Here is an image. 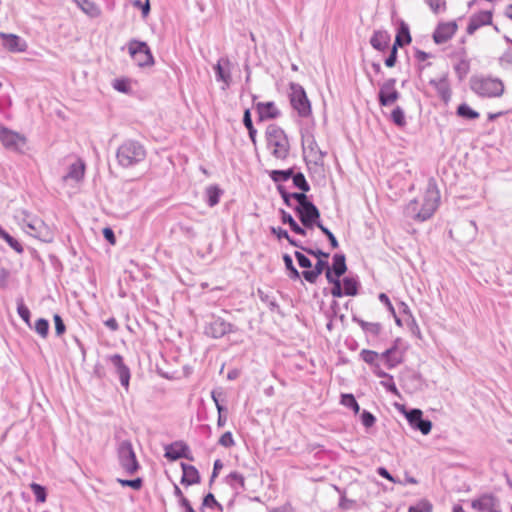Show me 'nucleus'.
Segmentation results:
<instances>
[{"instance_id": "23", "label": "nucleus", "mask_w": 512, "mask_h": 512, "mask_svg": "<svg viewBox=\"0 0 512 512\" xmlns=\"http://www.w3.org/2000/svg\"><path fill=\"white\" fill-rule=\"evenodd\" d=\"M389 42L390 35L388 34L387 31L383 30L375 31L370 39V44L372 45V47L382 52H384L388 48Z\"/></svg>"}, {"instance_id": "29", "label": "nucleus", "mask_w": 512, "mask_h": 512, "mask_svg": "<svg viewBox=\"0 0 512 512\" xmlns=\"http://www.w3.org/2000/svg\"><path fill=\"white\" fill-rule=\"evenodd\" d=\"M281 213V221L283 224H288L291 228V230L299 235H306V230L299 226V224L294 220V218L286 212L285 210H280Z\"/></svg>"}, {"instance_id": "9", "label": "nucleus", "mask_w": 512, "mask_h": 512, "mask_svg": "<svg viewBox=\"0 0 512 512\" xmlns=\"http://www.w3.org/2000/svg\"><path fill=\"white\" fill-rule=\"evenodd\" d=\"M129 54L140 67L152 66L154 59L146 42L131 40L128 43Z\"/></svg>"}, {"instance_id": "47", "label": "nucleus", "mask_w": 512, "mask_h": 512, "mask_svg": "<svg viewBox=\"0 0 512 512\" xmlns=\"http://www.w3.org/2000/svg\"><path fill=\"white\" fill-rule=\"evenodd\" d=\"M426 3L429 5L430 9L438 14L446 9L445 0H426Z\"/></svg>"}, {"instance_id": "7", "label": "nucleus", "mask_w": 512, "mask_h": 512, "mask_svg": "<svg viewBox=\"0 0 512 512\" xmlns=\"http://www.w3.org/2000/svg\"><path fill=\"white\" fill-rule=\"evenodd\" d=\"M23 229L30 236L35 237L43 242H51L53 240V232L39 218L32 217L24 219Z\"/></svg>"}, {"instance_id": "45", "label": "nucleus", "mask_w": 512, "mask_h": 512, "mask_svg": "<svg viewBox=\"0 0 512 512\" xmlns=\"http://www.w3.org/2000/svg\"><path fill=\"white\" fill-rule=\"evenodd\" d=\"M49 323L46 319L40 318L35 323V331L43 338L48 335Z\"/></svg>"}, {"instance_id": "10", "label": "nucleus", "mask_w": 512, "mask_h": 512, "mask_svg": "<svg viewBox=\"0 0 512 512\" xmlns=\"http://www.w3.org/2000/svg\"><path fill=\"white\" fill-rule=\"evenodd\" d=\"M294 210L305 228H312L321 223L319 209L312 202L306 203L303 207H295Z\"/></svg>"}, {"instance_id": "57", "label": "nucleus", "mask_w": 512, "mask_h": 512, "mask_svg": "<svg viewBox=\"0 0 512 512\" xmlns=\"http://www.w3.org/2000/svg\"><path fill=\"white\" fill-rule=\"evenodd\" d=\"M54 323L56 335H62L65 332L66 327L62 318L58 314L54 315Z\"/></svg>"}, {"instance_id": "14", "label": "nucleus", "mask_w": 512, "mask_h": 512, "mask_svg": "<svg viewBox=\"0 0 512 512\" xmlns=\"http://www.w3.org/2000/svg\"><path fill=\"white\" fill-rule=\"evenodd\" d=\"M236 328L233 324L226 322L222 318H215L206 328V334L213 338H221L227 333L235 332Z\"/></svg>"}, {"instance_id": "52", "label": "nucleus", "mask_w": 512, "mask_h": 512, "mask_svg": "<svg viewBox=\"0 0 512 512\" xmlns=\"http://www.w3.org/2000/svg\"><path fill=\"white\" fill-rule=\"evenodd\" d=\"M122 486H129L135 490H139L142 487V479L136 478L132 480L117 479Z\"/></svg>"}, {"instance_id": "64", "label": "nucleus", "mask_w": 512, "mask_h": 512, "mask_svg": "<svg viewBox=\"0 0 512 512\" xmlns=\"http://www.w3.org/2000/svg\"><path fill=\"white\" fill-rule=\"evenodd\" d=\"M114 88L119 92H127L129 85L125 80H115L114 82Z\"/></svg>"}, {"instance_id": "31", "label": "nucleus", "mask_w": 512, "mask_h": 512, "mask_svg": "<svg viewBox=\"0 0 512 512\" xmlns=\"http://www.w3.org/2000/svg\"><path fill=\"white\" fill-rule=\"evenodd\" d=\"M411 42V36L409 32V28L404 23L401 24V27L398 30V33L395 38V42L393 47H403L406 44Z\"/></svg>"}, {"instance_id": "28", "label": "nucleus", "mask_w": 512, "mask_h": 512, "mask_svg": "<svg viewBox=\"0 0 512 512\" xmlns=\"http://www.w3.org/2000/svg\"><path fill=\"white\" fill-rule=\"evenodd\" d=\"M334 275L341 277L347 271L346 259L344 254H335L333 256V263L331 267Z\"/></svg>"}, {"instance_id": "54", "label": "nucleus", "mask_w": 512, "mask_h": 512, "mask_svg": "<svg viewBox=\"0 0 512 512\" xmlns=\"http://www.w3.org/2000/svg\"><path fill=\"white\" fill-rule=\"evenodd\" d=\"M361 357L364 362H366L368 364H373L376 361V359L378 358V353L375 351L364 349L361 352Z\"/></svg>"}, {"instance_id": "38", "label": "nucleus", "mask_w": 512, "mask_h": 512, "mask_svg": "<svg viewBox=\"0 0 512 512\" xmlns=\"http://www.w3.org/2000/svg\"><path fill=\"white\" fill-rule=\"evenodd\" d=\"M291 178L293 179L294 185L301 191L308 192L310 190V186L306 181V178L303 175V173L298 172L296 174H293Z\"/></svg>"}, {"instance_id": "58", "label": "nucleus", "mask_w": 512, "mask_h": 512, "mask_svg": "<svg viewBox=\"0 0 512 512\" xmlns=\"http://www.w3.org/2000/svg\"><path fill=\"white\" fill-rule=\"evenodd\" d=\"M379 300L387 307L392 316H395V309L385 293H380L378 296Z\"/></svg>"}, {"instance_id": "35", "label": "nucleus", "mask_w": 512, "mask_h": 512, "mask_svg": "<svg viewBox=\"0 0 512 512\" xmlns=\"http://www.w3.org/2000/svg\"><path fill=\"white\" fill-rule=\"evenodd\" d=\"M458 116L466 119H477L479 118V113L472 108H470L467 104L463 103L457 108Z\"/></svg>"}, {"instance_id": "26", "label": "nucleus", "mask_w": 512, "mask_h": 512, "mask_svg": "<svg viewBox=\"0 0 512 512\" xmlns=\"http://www.w3.org/2000/svg\"><path fill=\"white\" fill-rule=\"evenodd\" d=\"M382 357L385 358L387 366L393 368L402 362L403 355L396 346H393L383 352Z\"/></svg>"}, {"instance_id": "37", "label": "nucleus", "mask_w": 512, "mask_h": 512, "mask_svg": "<svg viewBox=\"0 0 512 512\" xmlns=\"http://www.w3.org/2000/svg\"><path fill=\"white\" fill-rule=\"evenodd\" d=\"M283 261H284L286 269L289 271V277L293 280H298L300 278V273L295 268L291 256L288 254H284Z\"/></svg>"}, {"instance_id": "63", "label": "nucleus", "mask_w": 512, "mask_h": 512, "mask_svg": "<svg viewBox=\"0 0 512 512\" xmlns=\"http://www.w3.org/2000/svg\"><path fill=\"white\" fill-rule=\"evenodd\" d=\"M215 505L219 506L214 495L212 493H208L203 499V506L213 507Z\"/></svg>"}, {"instance_id": "4", "label": "nucleus", "mask_w": 512, "mask_h": 512, "mask_svg": "<svg viewBox=\"0 0 512 512\" xmlns=\"http://www.w3.org/2000/svg\"><path fill=\"white\" fill-rule=\"evenodd\" d=\"M440 200L439 191L433 180L428 182V186L421 204V214H418V221L429 219L436 211Z\"/></svg>"}, {"instance_id": "12", "label": "nucleus", "mask_w": 512, "mask_h": 512, "mask_svg": "<svg viewBox=\"0 0 512 512\" xmlns=\"http://www.w3.org/2000/svg\"><path fill=\"white\" fill-rule=\"evenodd\" d=\"M396 79H387L380 87L379 90V103L381 106H389L396 102L400 96L395 88Z\"/></svg>"}, {"instance_id": "43", "label": "nucleus", "mask_w": 512, "mask_h": 512, "mask_svg": "<svg viewBox=\"0 0 512 512\" xmlns=\"http://www.w3.org/2000/svg\"><path fill=\"white\" fill-rule=\"evenodd\" d=\"M392 121L399 127H403L406 124V118L404 111L401 107L397 106L391 113Z\"/></svg>"}, {"instance_id": "62", "label": "nucleus", "mask_w": 512, "mask_h": 512, "mask_svg": "<svg viewBox=\"0 0 512 512\" xmlns=\"http://www.w3.org/2000/svg\"><path fill=\"white\" fill-rule=\"evenodd\" d=\"M331 294L335 298L342 297L344 294V291L342 289L341 281L333 284V287L331 289Z\"/></svg>"}, {"instance_id": "40", "label": "nucleus", "mask_w": 512, "mask_h": 512, "mask_svg": "<svg viewBox=\"0 0 512 512\" xmlns=\"http://www.w3.org/2000/svg\"><path fill=\"white\" fill-rule=\"evenodd\" d=\"M293 175L292 169L287 170H273L270 174L272 180L274 182H282L287 181L290 179Z\"/></svg>"}, {"instance_id": "50", "label": "nucleus", "mask_w": 512, "mask_h": 512, "mask_svg": "<svg viewBox=\"0 0 512 512\" xmlns=\"http://www.w3.org/2000/svg\"><path fill=\"white\" fill-rule=\"evenodd\" d=\"M294 255H295L300 267L306 268V269L312 267L311 260L307 256H305L303 253H301L299 251H295Z\"/></svg>"}, {"instance_id": "17", "label": "nucleus", "mask_w": 512, "mask_h": 512, "mask_svg": "<svg viewBox=\"0 0 512 512\" xmlns=\"http://www.w3.org/2000/svg\"><path fill=\"white\" fill-rule=\"evenodd\" d=\"M456 31L457 24L455 22L441 23L433 33V40L436 44H443L451 39Z\"/></svg>"}, {"instance_id": "41", "label": "nucleus", "mask_w": 512, "mask_h": 512, "mask_svg": "<svg viewBox=\"0 0 512 512\" xmlns=\"http://www.w3.org/2000/svg\"><path fill=\"white\" fill-rule=\"evenodd\" d=\"M307 149L309 150L310 156L313 157L315 161L322 160L325 156V153H323L319 149V147L314 139H312L311 141H308Z\"/></svg>"}, {"instance_id": "5", "label": "nucleus", "mask_w": 512, "mask_h": 512, "mask_svg": "<svg viewBox=\"0 0 512 512\" xmlns=\"http://www.w3.org/2000/svg\"><path fill=\"white\" fill-rule=\"evenodd\" d=\"M290 102L300 117H308L311 114V104L304 88L297 83L290 84Z\"/></svg>"}, {"instance_id": "60", "label": "nucleus", "mask_w": 512, "mask_h": 512, "mask_svg": "<svg viewBox=\"0 0 512 512\" xmlns=\"http://www.w3.org/2000/svg\"><path fill=\"white\" fill-rule=\"evenodd\" d=\"M397 60V48L392 47L390 55L385 60V65L389 68L395 66Z\"/></svg>"}, {"instance_id": "59", "label": "nucleus", "mask_w": 512, "mask_h": 512, "mask_svg": "<svg viewBox=\"0 0 512 512\" xmlns=\"http://www.w3.org/2000/svg\"><path fill=\"white\" fill-rule=\"evenodd\" d=\"M304 251L307 254L312 255V256L318 258V260L319 259H328V257H329V253L323 252L322 250H319V249L314 250V249H311V248H307V249H304Z\"/></svg>"}, {"instance_id": "30", "label": "nucleus", "mask_w": 512, "mask_h": 512, "mask_svg": "<svg viewBox=\"0 0 512 512\" xmlns=\"http://www.w3.org/2000/svg\"><path fill=\"white\" fill-rule=\"evenodd\" d=\"M430 84L436 88L438 94L444 101H448L450 99L451 91L445 78H441L439 80H431Z\"/></svg>"}, {"instance_id": "51", "label": "nucleus", "mask_w": 512, "mask_h": 512, "mask_svg": "<svg viewBox=\"0 0 512 512\" xmlns=\"http://www.w3.org/2000/svg\"><path fill=\"white\" fill-rule=\"evenodd\" d=\"M17 312H18V315L22 318V320L29 324V321H30V311L29 309L24 305V303L22 301H20L18 303V306H17Z\"/></svg>"}, {"instance_id": "13", "label": "nucleus", "mask_w": 512, "mask_h": 512, "mask_svg": "<svg viewBox=\"0 0 512 512\" xmlns=\"http://www.w3.org/2000/svg\"><path fill=\"white\" fill-rule=\"evenodd\" d=\"M472 508L477 512H500L499 500L491 494H485L473 500Z\"/></svg>"}, {"instance_id": "22", "label": "nucleus", "mask_w": 512, "mask_h": 512, "mask_svg": "<svg viewBox=\"0 0 512 512\" xmlns=\"http://www.w3.org/2000/svg\"><path fill=\"white\" fill-rule=\"evenodd\" d=\"M328 268L331 267L329 266L327 259H319L314 268L312 270L303 271L302 276L307 282L315 283L323 271L326 272Z\"/></svg>"}, {"instance_id": "2", "label": "nucleus", "mask_w": 512, "mask_h": 512, "mask_svg": "<svg viewBox=\"0 0 512 512\" xmlns=\"http://www.w3.org/2000/svg\"><path fill=\"white\" fill-rule=\"evenodd\" d=\"M146 157V150L142 144L134 140L125 141L119 146L116 153L118 164L129 168L142 162Z\"/></svg>"}, {"instance_id": "48", "label": "nucleus", "mask_w": 512, "mask_h": 512, "mask_svg": "<svg viewBox=\"0 0 512 512\" xmlns=\"http://www.w3.org/2000/svg\"><path fill=\"white\" fill-rule=\"evenodd\" d=\"M317 227L328 237L331 247L337 248L338 241L334 234L327 227L323 226L322 223H317Z\"/></svg>"}, {"instance_id": "25", "label": "nucleus", "mask_w": 512, "mask_h": 512, "mask_svg": "<svg viewBox=\"0 0 512 512\" xmlns=\"http://www.w3.org/2000/svg\"><path fill=\"white\" fill-rule=\"evenodd\" d=\"M85 173V164L83 161L78 160L71 164L68 173L64 176V180H73L79 182L83 179Z\"/></svg>"}, {"instance_id": "6", "label": "nucleus", "mask_w": 512, "mask_h": 512, "mask_svg": "<svg viewBox=\"0 0 512 512\" xmlns=\"http://www.w3.org/2000/svg\"><path fill=\"white\" fill-rule=\"evenodd\" d=\"M117 453L120 466L126 473L132 475L137 472L139 464L130 441L124 440L120 442L117 448Z\"/></svg>"}, {"instance_id": "3", "label": "nucleus", "mask_w": 512, "mask_h": 512, "mask_svg": "<svg viewBox=\"0 0 512 512\" xmlns=\"http://www.w3.org/2000/svg\"><path fill=\"white\" fill-rule=\"evenodd\" d=\"M470 87L473 92L481 97H499L504 92V85L501 80L475 76L470 80Z\"/></svg>"}, {"instance_id": "53", "label": "nucleus", "mask_w": 512, "mask_h": 512, "mask_svg": "<svg viewBox=\"0 0 512 512\" xmlns=\"http://www.w3.org/2000/svg\"><path fill=\"white\" fill-rule=\"evenodd\" d=\"M218 443L225 447V448H229V447H232L235 442H234V439H233V436L231 434V432H225L220 438H219V441Z\"/></svg>"}, {"instance_id": "27", "label": "nucleus", "mask_w": 512, "mask_h": 512, "mask_svg": "<svg viewBox=\"0 0 512 512\" xmlns=\"http://www.w3.org/2000/svg\"><path fill=\"white\" fill-rule=\"evenodd\" d=\"M226 483L235 491L245 489V478L242 474L234 471L226 477Z\"/></svg>"}, {"instance_id": "1", "label": "nucleus", "mask_w": 512, "mask_h": 512, "mask_svg": "<svg viewBox=\"0 0 512 512\" xmlns=\"http://www.w3.org/2000/svg\"><path fill=\"white\" fill-rule=\"evenodd\" d=\"M267 148L276 159L284 160L288 157L290 144L287 135L279 126L270 124L265 132Z\"/></svg>"}, {"instance_id": "49", "label": "nucleus", "mask_w": 512, "mask_h": 512, "mask_svg": "<svg viewBox=\"0 0 512 512\" xmlns=\"http://www.w3.org/2000/svg\"><path fill=\"white\" fill-rule=\"evenodd\" d=\"M375 421H376V418H375V416L372 413H370V412H368L366 410H364L362 412V414H361V422H362V424L366 428L372 427L375 424Z\"/></svg>"}, {"instance_id": "21", "label": "nucleus", "mask_w": 512, "mask_h": 512, "mask_svg": "<svg viewBox=\"0 0 512 512\" xmlns=\"http://www.w3.org/2000/svg\"><path fill=\"white\" fill-rule=\"evenodd\" d=\"M229 66V60L222 58L218 60L216 66L214 67L217 81H221L224 83L223 89L228 87L231 82Z\"/></svg>"}, {"instance_id": "16", "label": "nucleus", "mask_w": 512, "mask_h": 512, "mask_svg": "<svg viewBox=\"0 0 512 512\" xmlns=\"http://www.w3.org/2000/svg\"><path fill=\"white\" fill-rule=\"evenodd\" d=\"M109 361L114 366L116 373L119 376L121 385L128 390L130 381V369L124 364L123 357L119 354H114L109 357Z\"/></svg>"}, {"instance_id": "32", "label": "nucleus", "mask_w": 512, "mask_h": 512, "mask_svg": "<svg viewBox=\"0 0 512 512\" xmlns=\"http://www.w3.org/2000/svg\"><path fill=\"white\" fill-rule=\"evenodd\" d=\"M353 321L356 322L364 332L373 336H377L381 331V325L379 323L367 322L356 317L353 318Z\"/></svg>"}, {"instance_id": "33", "label": "nucleus", "mask_w": 512, "mask_h": 512, "mask_svg": "<svg viewBox=\"0 0 512 512\" xmlns=\"http://www.w3.org/2000/svg\"><path fill=\"white\" fill-rule=\"evenodd\" d=\"M207 203L210 207H214L219 203L222 190L215 185H210L206 188Z\"/></svg>"}, {"instance_id": "19", "label": "nucleus", "mask_w": 512, "mask_h": 512, "mask_svg": "<svg viewBox=\"0 0 512 512\" xmlns=\"http://www.w3.org/2000/svg\"><path fill=\"white\" fill-rule=\"evenodd\" d=\"M492 23V13L490 11H481L470 17L467 33L472 35L476 30Z\"/></svg>"}, {"instance_id": "39", "label": "nucleus", "mask_w": 512, "mask_h": 512, "mask_svg": "<svg viewBox=\"0 0 512 512\" xmlns=\"http://www.w3.org/2000/svg\"><path fill=\"white\" fill-rule=\"evenodd\" d=\"M405 213L408 217H411L418 221V214H421V206L417 200H412L405 208Z\"/></svg>"}, {"instance_id": "56", "label": "nucleus", "mask_w": 512, "mask_h": 512, "mask_svg": "<svg viewBox=\"0 0 512 512\" xmlns=\"http://www.w3.org/2000/svg\"><path fill=\"white\" fill-rule=\"evenodd\" d=\"M292 199L296 200L298 202V205L296 207H303L306 205V203H310L311 201L308 200L305 192L302 193H291Z\"/></svg>"}, {"instance_id": "36", "label": "nucleus", "mask_w": 512, "mask_h": 512, "mask_svg": "<svg viewBox=\"0 0 512 512\" xmlns=\"http://www.w3.org/2000/svg\"><path fill=\"white\" fill-rule=\"evenodd\" d=\"M0 238L4 239L8 245L14 249L16 252L21 253L23 251L22 245L14 239L11 235H9L1 226H0Z\"/></svg>"}, {"instance_id": "18", "label": "nucleus", "mask_w": 512, "mask_h": 512, "mask_svg": "<svg viewBox=\"0 0 512 512\" xmlns=\"http://www.w3.org/2000/svg\"><path fill=\"white\" fill-rule=\"evenodd\" d=\"M2 45L10 52H24L27 49L26 41L15 34L0 32Z\"/></svg>"}, {"instance_id": "46", "label": "nucleus", "mask_w": 512, "mask_h": 512, "mask_svg": "<svg viewBox=\"0 0 512 512\" xmlns=\"http://www.w3.org/2000/svg\"><path fill=\"white\" fill-rule=\"evenodd\" d=\"M30 487L38 502H44L46 500V490L43 486L37 483H32Z\"/></svg>"}, {"instance_id": "20", "label": "nucleus", "mask_w": 512, "mask_h": 512, "mask_svg": "<svg viewBox=\"0 0 512 512\" xmlns=\"http://www.w3.org/2000/svg\"><path fill=\"white\" fill-rule=\"evenodd\" d=\"M255 108L259 115L260 121L275 119L280 115L279 109L276 107L275 103L272 101L257 102L255 104Z\"/></svg>"}, {"instance_id": "15", "label": "nucleus", "mask_w": 512, "mask_h": 512, "mask_svg": "<svg viewBox=\"0 0 512 512\" xmlns=\"http://www.w3.org/2000/svg\"><path fill=\"white\" fill-rule=\"evenodd\" d=\"M167 459L175 461L180 458H185L190 461L193 457L190 455L189 448L183 442L177 441L165 447V455Z\"/></svg>"}, {"instance_id": "34", "label": "nucleus", "mask_w": 512, "mask_h": 512, "mask_svg": "<svg viewBox=\"0 0 512 512\" xmlns=\"http://www.w3.org/2000/svg\"><path fill=\"white\" fill-rule=\"evenodd\" d=\"M344 286V294L347 296H355L358 293L359 283L353 277H345L342 280Z\"/></svg>"}, {"instance_id": "11", "label": "nucleus", "mask_w": 512, "mask_h": 512, "mask_svg": "<svg viewBox=\"0 0 512 512\" xmlns=\"http://www.w3.org/2000/svg\"><path fill=\"white\" fill-rule=\"evenodd\" d=\"M405 417L410 426L419 430L423 435H427L431 432L432 422L428 419H423V412L420 409H411L404 411Z\"/></svg>"}, {"instance_id": "24", "label": "nucleus", "mask_w": 512, "mask_h": 512, "mask_svg": "<svg viewBox=\"0 0 512 512\" xmlns=\"http://www.w3.org/2000/svg\"><path fill=\"white\" fill-rule=\"evenodd\" d=\"M181 467L183 470V475L181 478L182 484L193 485L200 482V475L194 466L181 463Z\"/></svg>"}, {"instance_id": "44", "label": "nucleus", "mask_w": 512, "mask_h": 512, "mask_svg": "<svg viewBox=\"0 0 512 512\" xmlns=\"http://www.w3.org/2000/svg\"><path fill=\"white\" fill-rule=\"evenodd\" d=\"M341 403L353 409L355 413H358L360 410L359 404L357 403L355 397L352 394H343L341 397Z\"/></svg>"}, {"instance_id": "55", "label": "nucleus", "mask_w": 512, "mask_h": 512, "mask_svg": "<svg viewBox=\"0 0 512 512\" xmlns=\"http://www.w3.org/2000/svg\"><path fill=\"white\" fill-rule=\"evenodd\" d=\"M133 6L140 8L142 11V16L145 18L148 16L150 12V3L149 0H146L145 3H142L141 0H134Z\"/></svg>"}, {"instance_id": "8", "label": "nucleus", "mask_w": 512, "mask_h": 512, "mask_svg": "<svg viewBox=\"0 0 512 512\" xmlns=\"http://www.w3.org/2000/svg\"><path fill=\"white\" fill-rule=\"evenodd\" d=\"M0 141L6 149L17 153H24L27 144L24 135L3 126L0 127Z\"/></svg>"}, {"instance_id": "61", "label": "nucleus", "mask_w": 512, "mask_h": 512, "mask_svg": "<svg viewBox=\"0 0 512 512\" xmlns=\"http://www.w3.org/2000/svg\"><path fill=\"white\" fill-rule=\"evenodd\" d=\"M456 72L458 73L459 77L462 78L465 76L469 71V64L467 61H461L456 67Z\"/></svg>"}, {"instance_id": "42", "label": "nucleus", "mask_w": 512, "mask_h": 512, "mask_svg": "<svg viewBox=\"0 0 512 512\" xmlns=\"http://www.w3.org/2000/svg\"><path fill=\"white\" fill-rule=\"evenodd\" d=\"M433 506L427 500H421L408 508V512H432Z\"/></svg>"}]
</instances>
